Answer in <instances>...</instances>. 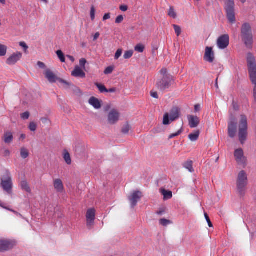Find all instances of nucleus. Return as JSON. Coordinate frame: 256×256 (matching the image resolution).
Instances as JSON below:
<instances>
[{
    "label": "nucleus",
    "instance_id": "obj_62",
    "mask_svg": "<svg viewBox=\"0 0 256 256\" xmlns=\"http://www.w3.org/2000/svg\"><path fill=\"white\" fill-rule=\"evenodd\" d=\"M67 58H69L72 62H74V56H70V55H67L66 56Z\"/></svg>",
    "mask_w": 256,
    "mask_h": 256
},
{
    "label": "nucleus",
    "instance_id": "obj_56",
    "mask_svg": "<svg viewBox=\"0 0 256 256\" xmlns=\"http://www.w3.org/2000/svg\"><path fill=\"white\" fill-rule=\"evenodd\" d=\"M10 151L8 150H4V156H8L10 155Z\"/></svg>",
    "mask_w": 256,
    "mask_h": 256
},
{
    "label": "nucleus",
    "instance_id": "obj_45",
    "mask_svg": "<svg viewBox=\"0 0 256 256\" xmlns=\"http://www.w3.org/2000/svg\"><path fill=\"white\" fill-rule=\"evenodd\" d=\"M124 20V16L122 15L118 16L116 19V24H120Z\"/></svg>",
    "mask_w": 256,
    "mask_h": 256
},
{
    "label": "nucleus",
    "instance_id": "obj_41",
    "mask_svg": "<svg viewBox=\"0 0 256 256\" xmlns=\"http://www.w3.org/2000/svg\"><path fill=\"white\" fill-rule=\"evenodd\" d=\"M114 70V66H108L105 69V70L104 71V74H110Z\"/></svg>",
    "mask_w": 256,
    "mask_h": 256
},
{
    "label": "nucleus",
    "instance_id": "obj_9",
    "mask_svg": "<svg viewBox=\"0 0 256 256\" xmlns=\"http://www.w3.org/2000/svg\"><path fill=\"white\" fill-rule=\"evenodd\" d=\"M16 245L14 241L6 239H0V252H3L12 250Z\"/></svg>",
    "mask_w": 256,
    "mask_h": 256
},
{
    "label": "nucleus",
    "instance_id": "obj_63",
    "mask_svg": "<svg viewBox=\"0 0 256 256\" xmlns=\"http://www.w3.org/2000/svg\"><path fill=\"white\" fill-rule=\"evenodd\" d=\"M40 120L43 123H46L48 122V120L47 118H42Z\"/></svg>",
    "mask_w": 256,
    "mask_h": 256
},
{
    "label": "nucleus",
    "instance_id": "obj_18",
    "mask_svg": "<svg viewBox=\"0 0 256 256\" xmlns=\"http://www.w3.org/2000/svg\"><path fill=\"white\" fill-rule=\"evenodd\" d=\"M45 77L50 83L56 82V81L58 82L60 78L56 76V75L50 69H47L44 72Z\"/></svg>",
    "mask_w": 256,
    "mask_h": 256
},
{
    "label": "nucleus",
    "instance_id": "obj_43",
    "mask_svg": "<svg viewBox=\"0 0 256 256\" xmlns=\"http://www.w3.org/2000/svg\"><path fill=\"white\" fill-rule=\"evenodd\" d=\"M28 128L31 131L34 132L36 128V124L34 122H31Z\"/></svg>",
    "mask_w": 256,
    "mask_h": 256
},
{
    "label": "nucleus",
    "instance_id": "obj_59",
    "mask_svg": "<svg viewBox=\"0 0 256 256\" xmlns=\"http://www.w3.org/2000/svg\"><path fill=\"white\" fill-rule=\"evenodd\" d=\"M200 110V104H196L194 106V110L196 112H199Z\"/></svg>",
    "mask_w": 256,
    "mask_h": 256
},
{
    "label": "nucleus",
    "instance_id": "obj_10",
    "mask_svg": "<svg viewBox=\"0 0 256 256\" xmlns=\"http://www.w3.org/2000/svg\"><path fill=\"white\" fill-rule=\"evenodd\" d=\"M228 134L231 138H234L236 134L237 130V123L236 118L233 116L230 117L228 123Z\"/></svg>",
    "mask_w": 256,
    "mask_h": 256
},
{
    "label": "nucleus",
    "instance_id": "obj_16",
    "mask_svg": "<svg viewBox=\"0 0 256 256\" xmlns=\"http://www.w3.org/2000/svg\"><path fill=\"white\" fill-rule=\"evenodd\" d=\"M22 58V53L17 52L11 55L6 61V64L10 66L14 65Z\"/></svg>",
    "mask_w": 256,
    "mask_h": 256
},
{
    "label": "nucleus",
    "instance_id": "obj_57",
    "mask_svg": "<svg viewBox=\"0 0 256 256\" xmlns=\"http://www.w3.org/2000/svg\"><path fill=\"white\" fill-rule=\"evenodd\" d=\"M164 213V208H160L159 210L157 211L156 214L158 215H162Z\"/></svg>",
    "mask_w": 256,
    "mask_h": 256
},
{
    "label": "nucleus",
    "instance_id": "obj_30",
    "mask_svg": "<svg viewBox=\"0 0 256 256\" xmlns=\"http://www.w3.org/2000/svg\"><path fill=\"white\" fill-rule=\"evenodd\" d=\"M168 16L170 17L176 18V14L174 10L173 6H170L168 14Z\"/></svg>",
    "mask_w": 256,
    "mask_h": 256
},
{
    "label": "nucleus",
    "instance_id": "obj_20",
    "mask_svg": "<svg viewBox=\"0 0 256 256\" xmlns=\"http://www.w3.org/2000/svg\"><path fill=\"white\" fill-rule=\"evenodd\" d=\"M54 186L58 192L62 193L64 191V186L62 180L60 178L54 180Z\"/></svg>",
    "mask_w": 256,
    "mask_h": 256
},
{
    "label": "nucleus",
    "instance_id": "obj_14",
    "mask_svg": "<svg viewBox=\"0 0 256 256\" xmlns=\"http://www.w3.org/2000/svg\"><path fill=\"white\" fill-rule=\"evenodd\" d=\"M87 227L90 229L94 224L95 219V210L93 208L88 209L86 212Z\"/></svg>",
    "mask_w": 256,
    "mask_h": 256
},
{
    "label": "nucleus",
    "instance_id": "obj_6",
    "mask_svg": "<svg viewBox=\"0 0 256 256\" xmlns=\"http://www.w3.org/2000/svg\"><path fill=\"white\" fill-rule=\"evenodd\" d=\"M0 186L8 194H12V182L10 173L6 172L1 178Z\"/></svg>",
    "mask_w": 256,
    "mask_h": 256
},
{
    "label": "nucleus",
    "instance_id": "obj_2",
    "mask_svg": "<svg viewBox=\"0 0 256 256\" xmlns=\"http://www.w3.org/2000/svg\"><path fill=\"white\" fill-rule=\"evenodd\" d=\"M248 129L247 116L244 114H241L238 126V135L240 142L242 144H244L246 140L248 134Z\"/></svg>",
    "mask_w": 256,
    "mask_h": 256
},
{
    "label": "nucleus",
    "instance_id": "obj_54",
    "mask_svg": "<svg viewBox=\"0 0 256 256\" xmlns=\"http://www.w3.org/2000/svg\"><path fill=\"white\" fill-rule=\"evenodd\" d=\"M253 96L254 98V101L256 103V84L254 85V90H253Z\"/></svg>",
    "mask_w": 256,
    "mask_h": 256
},
{
    "label": "nucleus",
    "instance_id": "obj_22",
    "mask_svg": "<svg viewBox=\"0 0 256 256\" xmlns=\"http://www.w3.org/2000/svg\"><path fill=\"white\" fill-rule=\"evenodd\" d=\"M89 104L92 105L94 108L96 109H99L101 108L102 105L100 102V100L94 98V97H91L89 100H88Z\"/></svg>",
    "mask_w": 256,
    "mask_h": 256
},
{
    "label": "nucleus",
    "instance_id": "obj_31",
    "mask_svg": "<svg viewBox=\"0 0 256 256\" xmlns=\"http://www.w3.org/2000/svg\"><path fill=\"white\" fill-rule=\"evenodd\" d=\"M7 47L4 46L0 44V56H4L6 54Z\"/></svg>",
    "mask_w": 256,
    "mask_h": 256
},
{
    "label": "nucleus",
    "instance_id": "obj_50",
    "mask_svg": "<svg viewBox=\"0 0 256 256\" xmlns=\"http://www.w3.org/2000/svg\"><path fill=\"white\" fill-rule=\"evenodd\" d=\"M160 74H162V76H166V75H170V74H167V70L165 68H162L160 71Z\"/></svg>",
    "mask_w": 256,
    "mask_h": 256
},
{
    "label": "nucleus",
    "instance_id": "obj_33",
    "mask_svg": "<svg viewBox=\"0 0 256 256\" xmlns=\"http://www.w3.org/2000/svg\"><path fill=\"white\" fill-rule=\"evenodd\" d=\"M134 52L132 50L126 51L124 54V59H128L132 56Z\"/></svg>",
    "mask_w": 256,
    "mask_h": 256
},
{
    "label": "nucleus",
    "instance_id": "obj_37",
    "mask_svg": "<svg viewBox=\"0 0 256 256\" xmlns=\"http://www.w3.org/2000/svg\"><path fill=\"white\" fill-rule=\"evenodd\" d=\"M182 131H183L182 128H181L180 130H178L176 132L170 134L168 136V138L172 139L176 136H179L181 133H182Z\"/></svg>",
    "mask_w": 256,
    "mask_h": 256
},
{
    "label": "nucleus",
    "instance_id": "obj_11",
    "mask_svg": "<svg viewBox=\"0 0 256 256\" xmlns=\"http://www.w3.org/2000/svg\"><path fill=\"white\" fill-rule=\"evenodd\" d=\"M230 37L228 34H223L220 36L217 40V45L220 49H224L229 44Z\"/></svg>",
    "mask_w": 256,
    "mask_h": 256
},
{
    "label": "nucleus",
    "instance_id": "obj_26",
    "mask_svg": "<svg viewBox=\"0 0 256 256\" xmlns=\"http://www.w3.org/2000/svg\"><path fill=\"white\" fill-rule=\"evenodd\" d=\"M200 132L197 130L194 133L190 134L188 135V138L192 142L196 141L199 136Z\"/></svg>",
    "mask_w": 256,
    "mask_h": 256
},
{
    "label": "nucleus",
    "instance_id": "obj_64",
    "mask_svg": "<svg viewBox=\"0 0 256 256\" xmlns=\"http://www.w3.org/2000/svg\"><path fill=\"white\" fill-rule=\"evenodd\" d=\"M218 78H217L216 80L215 86L216 89H218Z\"/></svg>",
    "mask_w": 256,
    "mask_h": 256
},
{
    "label": "nucleus",
    "instance_id": "obj_61",
    "mask_svg": "<svg viewBox=\"0 0 256 256\" xmlns=\"http://www.w3.org/2000/svg\"><path fill=\"white\" fill-rule=\"evenodd\" d=\"M116 91V88H111L109 90H108V92H114Z\"/></svg>",
    "mask_w": 256,
    "mask_h": 256
},
{
    "label": "nucleus",
    "instance_id": "obj_21",
    "mask_svg": "<svg viewBox=\"0 0 256 256\" xmlns=\"http://www.w3.org/2000/svg\"><path fill=\"white\" fill-rule=\"evenodd\" d=\"M72 75L76 78H84L86 77V74L84 71L78 66H75L74 70L72 72Z\"/></svg>",
    "mask_w": 256,
    "mask_h": 256
},
{
    "label": "nucleus",
    "instance_id": "obj_55",
    "mask_svg": "<svg viewBox=\"0 0 256 256\" xmlns=\"http://www.w3.org/2000/svg\"><path fill=\"white\" fill-rule=\"evenodd\" d=\"M232 106H233L234 109L236 111L238 110L239 109L238 106L234 101H233V102H232Z\"/></svg>",
    "mask_w": 256,
    "mask_h": 256
},
{
    "label": "nucleus",
    "instance_id": "obj_19",
    "mask_svg": "<svg viewBox=\"0 0 256 256\" xmlns=\"http://www.w3.org/2000/svg\"><path fill=\"white\" fill-rule=\"evenodd\" d=\"M189 126L191 128H194L198 126L200 123V119L196 116L190 115L188 116Z\"/></svg>",
    "mask_w": 256,
    "mask_h": 256
},
{
    "label": "nucleus",
    "instance_id": "obj_60",
    "mask_svg": "<svg viewBox=\"0 0 256 256\" xmlns=\"http://www.w3.org/2000/svg\"><path fill=\"white\" fill-rule=\"evenodd\" d=\"M100 36L99 32H96L94 36V40H96Z\"/></svg>",
    "mask_w": 256,
    "mask_h": 256
},
{
    "label": "nucleus",
    "instance_id": "obj_5",
    "mask_svg": "<svg viewBox=\"0 0 256 256\" xmlns=\"http://www.w3.org/2000/svg\"><path fill=\"white\" fill-rule=\"evenodd\" d=\"M174 82V77L172 75H166L158 80L156 86L159 90L164 91L169 88Z\"/></svg>",
    "mask_w": 256,
    "mask_h": 256
},
{
    "label": "nucleus",
    "instance_id": "obj_49",
    "mask_svg": "<svg viewBox=\"0 0 256 256\" xmlns=\"http://www.w3.org/2000/svg\"><path fill=\"white\" fill-rule=\"evenodd\" d=\"M20 46L24 48V50L26 52L28 49V46L24 42H20Z\"/></svg>",
    "mask_w": 256,
    "mask_h": 256
},
{
    "label": "nucleus",
    "instance_id": "obj_36",
    "mask_svg": "<svg viewBox=\"0 0 256 256\" xmlns=\"http://www.w3.org/2000/svg\"><path fill=\"white\" fill-rule=\"evenodd\" d=\"M130 130V126L128 125V124H126L124 126L122 129V132L124 134H127L129 132V130Z\"/></svg>",
    "mask_w": 256,
    "mask_h": 256
},
{
    "label": "nucleus",
    "instance_id": "obj_35",
    "mask_svg": "<svg viewBox=\"0 0 256 256\" xmlns=\"http://www.w3.org/2000/svg\"><path fill=\"white\" fill-rule=\"evenodd\" d=\"M56 54L62 62H65V58L62 50H58L56 52Z\"/></svg>",
    "mask_w": 256,
    "mask_h": 256
},
{
    "label": "nucleus",
    "instance_id": "obj_40",
    "mask_svg": "<svg viewBox=\"0 0 256 256\" xmlns=\"http://www.w3.org/2000/svg\"><path fill=\"white\" fill-rule=\"evenodd\" d=\"M58 82L64 84V88H68L70 86V83L62 78H59Z\"/></svg>",
    "mask_w": 256,
    "mask_h": 256
},
{
    "label": "nucleus",
    "instance_id": "obj_17",
    "mask_svg": "<svg viewBox=\"0 0 256 256\" xmlns=\"http://www.w3.org/2000/svg\"><path fill=\"white\" fill-rule=\"evenodd\" d=\"M204 60L209 62H212L214 59V54L212 47L206 48L205 54L204 56Z\"/></svg>",
    "mask_w": 256,
    "mask_h": 256
},
{
    "label": "nucleus",
    "instance_id": "obj_12",
    "mask_svg": "<svg viewBox=\"0 0 256 256\" xmlns=\"http://www.w3.org/2000/svg\"><path fill=\"white\" fill-rule=\"evenodd\" d=\"M120 117L118 111L116 109L112 110L108 114V120L110 124H114L116 123Z\"/></svg>",
    "mask_w": 256,
    "mask_h": 256
},
{
    "label": "nucleus",
    "instance_id": "obj_42",
    "mask_svg": "<svg viewBox=\"0 0 256 256\" xmlns=\"http://www.w3.org/2000/svg\"><path fill=\"white\" fill-rule=\"evenodd\" d=\"M86 60L84 58H82L80 60V65L84 70H86L85 64L86 63Z\"/></svg>",
    "mask_w": 256,
    "mask_h": 256
},
{
    "label": "nucleus",
    "instance_id": "obj_44",
    "mask_svg": "<svg viewBox=\"0 0 256 256\" xmlns=\"http://www.w3.org/2000/svg\"><path fill=\"white\" fill-rule=\"evenodd\" d=\"M122 49H118L115 54L114 59L115 60L118 59L119 58L122 56Z\"/></svg>",
    "mask_w": 256,
    "mask_h": 256
},
{
    "label": "nucleus",
    "instance_id": "obj_13",
    "mask_svg": "<svg viewBox=\"0 0 256 256\" xmlns=\"http://www.w3.org/2000/svg\"><path fill=\"white\" fill-rule=\"evenodd\" d=\"M234 157L238 164L245 165L246 164V158L244 156L243 150L238 148L234 152Z\"/></svg>",
    "mask_w": 256,
    "mask_h": 256
},
{
    "label": "nucleus",
    "instance_id": "obj_38",
    "mask_svg": "<svg viewBox=\"0 0 256 256\" xmlns=\"http://www.w3.org/2000/svg\"><path fill=\"white\" fill-rule=\"evenodd\" d=\"M144 47L142 44H137L134 48L136 51L138 52H144Z\"/></svg>",
    "mask_w": 256,
    "mask_h": 256
},
{
    "label": "nucleus",
    "instance_id": "obj_53",
    "mask_svg": "<svg viewBox=\"0 0 256 256\" xmlns=\"http://www.w3.org/2000/svg\"><path fill=\"white\" fill-rule=\"evenodd\" d=\"M37 64L41 68H46L45 64L42 62H38Z\"/></svg>",
    "mask_w": 256,
    "mask_h": 256
},
{
    "label": "nucleus",
    "instance_id": "obj_25",
    "mask_svg": "<svg viewBox=\"0 0 256 256\" xmlns=\"http://www.w3.org/2000/svg\"><path fill=\"white\" fill-rule=\"evenodd\" d=\"M20 186L22 190H25L26 192L30 193L31 192V190L28 182L26 180H22L20 182Z\"/></svg>",
    "mask_w": 256,
    "mask_h": 256
},
{
    "label": "nucleus",
    "instance_id": "obj_48",
    "mask_svg": "<svg viewBox=\"0 0 256 256\" xmlns=\"http://www.w3.org/2000/svg\"><path fill=\"white\" fill-rule=\"evenodd\" d=\"M205 218L208 222V225L210 227H212V224L206 213H204Z\"/></svg>",
    "mask_w": 256,
    "mask_h": 256
},
{
    "label": "nucleus",
    "instance_id": "obj_46",
    "mask_svg": "<svg viewBox=\"0 0 256 256\" xmlns=\"http://www.w3.org/2000/svg\"><path fill=\"white\" fill-rule=\"evenodd\" d=\"M90 18L92 20H94L95 18V8L93 6L90 9Z\"/></svg>",
    "mask_w": 256,
    "mask_h": 256
},
{
    "label": "nucleus",
    "instance_id": "obj_32",
    "mask_svg": "<svg viewBox=\"0 0 256 256\" xmlns=\"http://www.w3.org/2000/svg\"><path fill=\"white\" fill-rule=\"evenodd\" d=\"M64 158L66 162L68 164H70L72 163L71 158L70 156V154L68 152H66L64 154Z\"/></svg>",
    "mask_w": 256,
    "mask_h": 256
},
{
    "label": "nucleus",
    "instance_id": "obj_29",
    "mask_svg": "<svg viewBox=\"0 0 256 256\" xmlns=\"http://www.w3.org/2000/svg\"><path fill=\"white\" fill-rule=\"evenodd\" d=\"M95 85L98 88V90L100 92H108V89L106 88V86L104 85L99 83H96Z\"/></svg>",
    "mask_w": 256,
    "mask_h": 256
},
{
    "label": "nucleus",
    "instance_id": "obj_51",
    "mask_svg": "<svg viewBox=\"0 0 256 256\" xmlns=\"http://www.w3.org/2000/svg\"><path fill=\"white\" fill-rule=\"evenodd\" d=\"M120 9L122 12H126L128 10V7L126 5H122L120 6Z\"/></svg>",
    "mask_w": 256,
    "mask_h": 256
},
{
    "label": "nucleus",
    "instance_id": "obj_34",
    "mask_svg": "<svg viewBox=\"0 0 256 256\" xmlns=\"http://www.w3.org/2000/svg\"><path fill=\"white\" fill-rule=\"evenodd\" d=\"M172 26L174 28V31H175V32H176V36H178L182 32L181 28L179 26H178L176 24H173Z\"/></svg>",
    "mask_w": 256,
    "mask_h": 256
},
{
    "label": "nucleus",
    "instance_id": "obj_39",
    "mask_svg": "<svg viewBox=\"0 0 256 256\" xmlns=\"http://www.w3.org/2000/svg\"><path fill=\"white\" fill-rule=\"evenodd\" d=\"M170 223H171V222L170 220H166L165 218H162L160 220V224L161 225L164 226H168V224H169Z\"/></svg>",
    "mask_w": 256,
    "mask_h": 256
},
{
    "label": "nucleus",
    "instance_id": "obj_3",
    "mask_svg": "<svg viewBox=\"0 0 256 256\" xmlns=\"http://www.w3.org/2000/svg\"><path fill=\"white\" fill-rule=\"evenodd\" d=\"M248 184V176L244 170H241L238 174L236 181L237 191L241 196H244Z\"/></svg>",
    "mask_w": 256,
    "mask_h": 256
},
{
    "label": "nucleus",
    "instance_id": "obj_58",
    "mask_svg": "<svg viewBox=\"0 0 256 256\" xmlns=\"http://www.w3.org/2000/svg\"><path fill=\"white\" fill-rule=\"evenodd\" d=\"M110 18V13L106 14L103 17V20H106Z\"/></svg>",
    "mask_w": 256,
    "mask_h": 256
},
{
    "label": "nucleus",
    "instance_id": "obj_15",
    "mask_svg": "<svg viewBox=\"0 0 256 256\" xmlns=\"http://www.w3.org/2000/svg\"><path fill=\"white\" fill-rule=\"evenodd\" d=\"M142 197V193L140 191H135L128 197L131 206L134 208Z\"/></svg>",
    "mask_w": 256,
    "mask_h": 256
},
{
    "label": "nucleus",
    "instance_id": "obj_47",
    "mask_svg": "<svg viewBox=\"0 0 256 256\" xmlns=\"http://www.w3.org/2000/svg\"><path fill=\"white\" fill-rule=\"evenodd\" d=\"M30 116V113L28 112H24L21 114V118L24 120H27Z\"/></svg>",
    "mask_w": 256,
    "mask_h": 256
},
{
    "label": "nucleus",
    "instance_id": "obj_24",
    "mask_svg": "<svg viewBox=\"0 0 256 256\" xmlns=\"http://www.w3.org/2000/svg\"><path fill=\"white\" fill-rule=\"evenodd\" d=\"M160 192L164 196V200L170 199L172 196V192L171 191L166 190L165 189L161 188Z\"/></svg>",
    "mask_w": 256,
    "mask_h": 256
},
{
    "label": "nucleus",
    "instance_id": "obj_52",
    "mask_svg": "<svg viewBox=\"0 0 256 256\" xmlns=\"http://www.w3.org/2000/svg\"><path fill=\"white\" fill-rule=\"evenodd\" d=\"M150 96L152 97H153L154 98H158V93L156 92H152V91L150 92Z\"/></svg>",
    "mask_w": 256,
    "mask_h": 256
},
{
    "label": "nucleus",
    "instance_id": "obj_28",
    "mask_svg": "<svg viewBox=\"0 0 256 256\" xmlns=\"http://www.w3.org/2000/svg\"><path fill=\"white\" fill-rule=\"evenodd\" d=\"M28 155H29V152L26 148H21L20 156L22 158H23L24 159H25L27 157H28Z\"/></svg>",
    "mask_w": 256,
    "mask_h": 256
},
{
    "label": "nucleus",
    "instance_id": "obj_4",
    "mask_svg": "<svg viewBox=\"0 0 256 256\" xmlns=\"http://www.w3.org/2000/svg\"><path fill=\"white\" fill-rule=\"evenodd\" d=\"M247 63L250 78L252 84L256 85V62L254 56L250 52L247 54Z\"/></svg>",
    "mask_w": 256,
    "mask_h": 256
},
{
    "label": "nucleus",
    "instance_id": "obj_27",
    "mask_svg": "<svg viewBox=\"0 0 256 256\" xmlns=\"http://www.w3.org/2000/svg\"><path fill=\"white\" fill-rule=\"evenodd\" d=\"M184 166L191 172L194 171V170L192 168V160H188L184 164Z\"/></svg>",
    "mask_w": 256,
    "mask_h": 256
},
{
    "label": "nucleus",
    "instance_id": "obj_23",
    "mask_svg": "<svg viewBox=\"0 0 256 256\" xmlns=\"http://www.w3.org/2000/svg\"><path fill=\"white\" fill-rule=\"evenodd\" d=\"M2 139L6 144H10L14 139L13 135L11 132H6L4 134Z\"/></svg>",
    "mask_w": 256,
    "mask_h": 256
},
{
    "label": "nucleus",
    "instance_id": "obj_8",
    "mask_svg": "<svg viewBox=\"0 0 256 256\" xmlns=\"http://www.w3.org/2000/svg\"><path fill=\"white\" fill-rule=\"evenodd\" d=\"M234 6V0H226V2L225 9L226 12L228 20L231 24H234L236 22Z\"/></svg>",
    "mask_w": 256,
    "mask_h": 256
},
{
    "label": "nucleus",
    "instance_id": "obj_7",
    "mask_svg": "<svg viewBox=\"0 0 256 256\" xmlns=\"http://www.w3.org/2000/svg\"><path fill=\"white\" fill-rule=\"evenodd\" d=\"M180 116V110L178 108H172L170 114L166 113L164 116L162 124L164 125H168L170 122H174Z\"/></svg>",
    "mask_w": 256,
    "mask_h": 256
},
{
    "label": "nucleus",
    "instance_id": "obj_1",
    "mask_svg": "<svg viewBox=\"0 0 256 256\" xmlns=\"http://www.w3.org/2000/svg\"><path fill=\"white\" fill-rule=\"evenodd\" d=\"M241 37L246 47L251 49L252 47L253 36L250 24L244 23L241 28Z\"/></svg>",
    "mask_w": 256,
    "mask_h": 256
}]
</instances>
